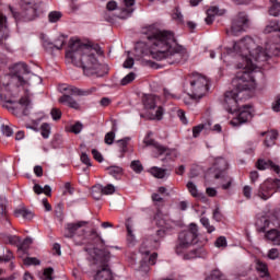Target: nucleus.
<instances>
[{
    "label": "nucleus",
    "instance_id": "obj_40",
    "mask_svg": "<svg viewBox=\"0 0 280 280\" xmlns=\"http://www.w3.org/2000/svg\"><path fill=\"white\" fill-rule=\"evenodd\" d=\"M131 170L136 172V174H141L143 172V165L141 164V161L135 160L130 164Z\"/></svg>",
    "mask_w": 280,
    "mask_h": 280
},
{
    "label": "nucleus",
    "instance_id": "obj_6",
    "mask_svg": "<svg viewBox=\"0 0 280 280\" xmlns=\"http://www.w3.org/2000/svg\"><path fill=\"white\" fill-rule=\"evenodd\" d=\"M9 10L13 16V19L19 22L30 23V21H35L38 19V12L40 11V4L32 3V2H22L21 3V12L14 11L12 5H9Z\"/></svg>",
    "mask_w": 280,
    "mask_h": 280
},
{
    "label": "nucleus",
    "instance_id": "obj_10",
    "mask_svg": "<svg viewBox=\"0 0 280 280\" xmlns=\"http://www.w3.org/2000/svg\"><path fill=\"white\" fill-rule=\"evenodd\" d=\"M215 174L214 178L218 180L220 178L226 180V184H222V189H230L231 185H233V178L226 175V170H229V163L224 159H218L215 161Z\"/></svg>",
    "mask_w": 280,
    "mask_h": 280
},
{
    "label": "nucleus",
    "instance_id": "obj_48",
    "mask_svg": "<svg viewBox=\"0 0 280 280\" xmlns=\"http://www.w3.org/2000/svg\"><path fill=\"white\" fill-rule=\"evenodd\" d=\"M279 255H280L279 249L271 248V249H269L267 257H268V259L275 260V259H279Z\"/></svg>",
    "mask_w": 280,
    "mask_h": 280
},
{
    "label": "nucleus",
    "instance_id": "obj_62",
    "mask_svg": "<svg viewBox=\"0 0 280 280\" xmlns=\"http://www.w3.org/2000/svg\"><path fill=\"white\" fill-rule=\"evenodd\" d=\"M34 174H35L38 178H40V176H43V166L36 165V166L34 167Z\"/></svg>",
    "mask_w": 280,
    "mask_h": 280
},
{
    "label": "nucleus",
    "instance_id": "obj_55",
    "mask_svg": "<svg viewBox=\"0 0 280 280\" xmlns=\"http://www.w3.org/2000/svg\"><path fill=\"white\" fill-rule=\"evenodd\" d=\"M224 215H222V212H220V208H217L213 211V220H215V222H222Z\"/></svg>",
    "mask_w": 280,
    "mask_h": 280
},
{
    "label": "nucleus",
    "instance_id": "obj_3",
    "mask_svg": "<svg viewBox=\"0 0 280 280\" xmlns=\"http://www.w3.org/2000/svg\"><path fill=\"white\" fill-rule=\"evenodd\" d=\"M66 58H69L75 67H81L88 78L91 75L102 78L104 75V71H102L104 66L97 61L93 47L82 44L80 40H71L70 48L66 51Z\"/></svg>",
    "mask_w": 280,
    "mask_h": 280
},
{
    "label": "nucleus",
    "instance_id": "obj_45",
    "mask_svg": "<svg viewBox=\"0 0 280 280\" xmlns=\"http://www.w3.org/2000/svg\"><path fill=\"white\" fill-rule=\"evenodd\" d=\"M101 191L102 194H104V196H110L115 194V186L113 184H108L105 187H103Z\"/></svg>",
    "mask_w": 280,
    "mask_h": 280
},
{
    "label": "nucleus",
    "instance_id": "obj_56",
    "mask_svg": "<svg viewBox=\"0 0 280 280\" xmlns=\"http://www.w3.org/2000/svg\"><path fill=\"white\" fill-rule=\"evenodd\" d=\"M122 67L125 69H132V67H135V59L132 57H129L125 60Z\"/></svg>",
    "mask_w": 280,
    "mask_h": 280
},
{
    "label": "nucleus",
    "instance_id": "obj_34",
    "mask_svg": "<svg viewBox=\"0 0 280 280\" xmlns=\"http://www.w3.org/2000/svg\"><path fill=\"white\" fill-rule=\"evenodd\" d=\"M150 174H152L154 178H165L166 170L153 166L150 168Z\"/></svg>",
    "mask_w": 280,
    "mask_h": 280
},
{
    "label": "nucleus",
    "instance_id": "obj_51",
    "mask_svg": "<svg viewBox=\"0 0 280 280\" xmlns=\"http://www.w3.org/2000/svg\"><path fill=\"white\" fill-rule=\"evenodd\" d=\"M214 244H215L217 248L226 247V237H224V236L218 237Z\"/></svg>",
    "mask_w": 280,
    "mask_h": 280
},
{
    "label": "nucleus",
    "instance_id": "obj_52",
    "mask_svg": "<svg viewBox=\"0 0 280 280\" xmlns=\"http://www.w3.org/2000/svg\"><path fill=\"white\" fill-rule=\"evenodd\" d=\"M92 156L95 161H97V163H102L104 161V156L102 155V153L100 151H97L96 149L92 150Z\"/></svg>",
    "mask_w": 280,
    "mask_h": 280
},
{
    "label": "nucleus",
    "instance_id": "obj_49",
    "mask_svg": "<svg viewBox=\"0 0 280 280\" xmlns=\"http://www.w3.org/2000/svg\"><path fill=\"white\" fill-rule=\"evenodd\" d=\"M12 259H14V254L12 253V250L8 249L5 255L0 256V261H12Z\"/></svg>",
    "mask_w": 280,
    "mask_h": 280
},
{
    "label": "nucleus",
    "instance_id": "obj_22",
    "mask_svg": "<svg viewBox=\"0 0 280 280\" xmlns=\"http://www.w3.org/2000/svg\"><path fill=\"white\" fill-rule=\"evenodd\" d=\"M125 8L121 9V14L119 15L120 19H128L133 12L132 5H135V0H124Z\"/></svg>",
    "mask_w": 280,
    "mask_h": 280
},
{
    "label": "nucleus",
    "instance_id": "obj_32",
    "mask_svg": "<svg viewBox=\"0 0 280 280\" xmlns=\"http://www.w3.org/2000/svg\"><path fill=\"white\" fill-rule=\"evenodd\" d=\"M186 187L189 194L192 196V198H197V200H200V197L202 196V194L198 191V187H196V184H194V182H188Z\"/></svg>",
    "mask_w": 280,
    "mask_h": 280
},
{
    "label": "nucleus",
    "instance_id": "obj_61",
    "mask_svg": "<svg viewBox=\"0 0 280 280\" xmlns=\"http://www.w3.org/2000/svg\"><path fill=\"white\" fill-rule=\"evenodd\" d=\"M220 12V9L218 7H211L207 10V14H211V16H215Z\"/></svg>",
    "mask_w": 280,
    "mask_h": 280
},
{
    "label": "nucleus",
    "instance_id": "obj_63",
    "mask_svg": "<svg viewBox=\"0 0 280 280\" xmlns=\"http://www.w3.org/2000/svg\"><path fill=\"white\" fill-rule=\"evenodd\" d=\"M275 113H280V96H277V100L272 106Z\"/></svg>",
    "mask_w": 280,
    "mask_h": 280
},
{
    "label": "nucleus",
    "instance_id": "obj_31",
    "mask_svg": "<svg viewBox=\"0 0 280 280\" xmlns=\"http://www.w3.org/2000/svg\"><path fill=\"white\" fill-rule=\"evenodd\" d=\"M14 215L15 218H24V220H32V218H34L32 211L27 209H16Z\"/></svg>",
    "mask_w": 280,
    "mask_h": 280
},
{
    "label": "nucleus",
    "instance_id": "obj_29",
    "mask_svg": "<svg viewBox=\"0 0 280 280\" xmlns=\"http://www.w3.org/2000/svg\"><path fill=\"white\" fill-rule=\"evenodd\" d=\"M209 128H211L210 121H208L207 124H200L198 126H195L192 128V137L197 139V137H200V132H202L203 130H209Z\"/></svg>",
    "mask_w": 280,
    "mask_h": 280
},
{
    "label": "nucleus",
    "instance_id": "obj_8",
    "mask_svg": "<svg viewBox=\"0 0 280 280\" xmlns=\"http://www.w3.org/2000/svg\"><path fill=\"white\" fill-rule=\"evenodd\" d=\"M279 189L280 179L268 178L258 186V188L254 191V196L264 201L270 200V198H272V196H275Z\"/></svg>",
    "mask_w": 280,
    "mask_h": 280
},
{
    "label": "nucleus",
    "instance_id": "obj_27",
    "mask_svg": "<svg viewBox=\"0 0 280 280\" xmlns=\"http://www.w3.org/2000/svg\"><path fill=\"white\" fill-rule=\"evenodd\" d=\"M144 108H148L149 110H152L156 108V98L154 95H145L142 98Z\"/></svg>",
    "mask_w": 280,
    "mask_h": 280
},
{
    "label": "nucleus",
    "instance_id": "obj_28",
    "mask_svg": "<svg viewBox=\"0 0 280 280\" xmlns=\"http://www.w3.org/2000/svg\"><path fill=\"white\" fill-rule=\"evenodd\" d=\"M107 172L110 176L116 178V180H119V178L124 176V168H121L120 166H109L107 167Z\"/></svg>",
    "mask_w": 280,
    "mask_h": 280
},
{
    "label": "nucleus",
    "instance_id": "obj_14",
    "mask_svg": "<svg viewBox=\"0 0 280 280\" xmlns=\"http://www.w3.org/2000/svg\"><path fill=\"white\" fill-rule=\"evenodd\" d=\"M255 167L260 172L271 170V172H275L276 174H278V176H280V166L272 162V160L258 159Z\"/></svg>",
    "mask_w": 280,
    "mask_h": 280
},
{
    "label": "nucleus",
    "instance_id": "obj_17",
    "mask_svg": "<svg viewBox=\"0 0 280 280\" xmlns=\"http://www.w3.org/2000/svg\"><path fill=\"white\" fill-rule=\"evenodd\" d=\"M94 280H113V271L107 264H103L101 269L94 275Z\"/></svg>",
    "mask_w": 280,
    "mask_h": 280
},
{
    "label": "nucleus",
    "instance_id": "obj_33",
    "mask_svg": "<svg viewBox=\"0 0 280 280\" xmlns=\"http://www.w3.org/2000/svg\"><path fill=\"white\" fill-rule=\"evenodd\" d=\"M271 3V7L269 8V14L270 16H279L280 14V2L277 0H269Z\"/></svg>",
    "mask_w": 280,
    "mask_h": 280
},
{
    "label": "nucleus",
    "instance_id": "obj_24",
    "mask_svg": "<svg viewBox=\"0 0 280 280\" xmlns=\"http://www.w3.org/2000/svg\"><path fill=\"white\" fill-rule=\"evenodd\" d=\"M0 220L8 222V199L0 197Z\"/></svg>",
    "mask_w": 280,
    "mask_h": 280
},
{
    "label": "nucleus",
    "instance_id": "obj_53",
    "mask_svg": "<svg viewBox=\"0 0 280 280\" xmlns=\"http://www.w3.org/2000/svg\"><path fill=\"white\" fill-rule=\"evenodd\" d=\"M81 163L86 165L88 167H91L93 164L91 163V158H89V154L82 153L81 154Z\"/></svg>",
    "mask_w": 280,
    "mask_h": 280
},
{
    "label": "nucleus",
    "instance_id": "obj_7",
    "mask_svg": "<svg viewBox=\"0 0 280 280\" xmlns=\"http://www.w3.org/2000/svg\"><path fill=\"white\" fill-rule=\"evenodd\" d=\"M190 83V97L192 100H202L209 93V79L207 77L194 72L188 77Z\"/></svg>",
    "mask_w": 280,
    "mask_h": 280
},
{
    "label": "nucleus",
    "instance_id": "obj_12",
    "mask_svg": "<svg viewBox=\"0 0 280 280\" xmlns=\"http://www.w3.org/2000/svg\"><path fill=\"white\" fill-rule=\"evenodd\" d=\"M27 73H30V68L25 62H19L13 66V75L18 78L20 86H27V84H30L25 79H23V75Z\"/></svg>",
    "mask_w": 280,
    "mask_h": 280
},
{
    "label": "nucleus",
    "instance_id": "obj_47",
    "mask_svg": "<svg viewBox=\"0 0 280 280\" xmlns=\"http://www.w3.org/2000/svg\"><path fill=\"white\" fill-rule=\"evenodd\" d=\"M106 145H113L115 143V131H109L105 135Z\"/></svg>",
    "mask_w": 280,
    "mask_h": 280
},
{
    "label": "nucleus",
    "instance_id": "obj_26",
    "mask_svg": "<svg viewBox=\"0 0 280 280\" xmlns=\"http://www.w3.org/2000/svg\"><path fill=\"white\" fill-rule=\"evenodd\" d=\"M126 229H127V245L135 246L137 244V237L135 236V232L132 231V225L129 222H127Z\"/></svg>",
    "mask_w": 280,
    "mask_h": 280
},
{
    "label": "nucleus",
    "instance_id": "obj_2",
    "mask_svg": "<svg viewBox=\"0 0 280 280\" xmlns=\"http://www.w3.org/2000/svg\"><path fill=\"white\" fill-rule=\"evenodd\" d=\"M150 54L154 60H166L167 65H185L189 60L187 48L176 44L174 33L150 25L144 31Z\"/></svg>",
    "mask_w": 280,
    "mask_h": 280
},
{
    "label": "nucleus",
    "instance_id": "obj_9",
    "mask_svg": "<svg viewBox=\"0 0 280 280\" xmlns=\"http://www.w3.org/2000/svg\"><path fill=\"white\" fill-rule=\"evenodd\" d=\"M250 27V20L246 12H238L232 20L231 30L226 31V34L232 36H240L242 32H246Z\"/></svg>",
    "mask_w": 280,
    "mask_h": 280
},
{
    "label": "nucleus",
    "instance_id": "obj_15",
    "mask_svg": "<svg viewBox=\"0 0 280 280\" xmlns=\"http://www.w3.org/2000/svg\"><path fill=\"white\" fill-rule=\"evenodd\" d=\"M154 220L156 222V225L161 229L156 231V236L160 237V240H163L165 235H167V231H170V226L167 225V221L163 219V212L158 210L156 214L154 215Z\"/></svg>",
    "mask_w": 280,
    "mask_h": 280
},
{
    "label": "nucleus",
    "instance_id": "obj_50",
    "mask_svg": "<svg viewBox=\"0 0 280 280\" xmlns=\"http://www.w3.org/2000/svg\"><path fill=\"white\" fill-rule=\"evenodd\" d=\"M243 196L247 200H250V198H253V188L250 186H244V188H243Z\"/></svg>",
    "mask_w": 280,
    "mask_h": 280
},
{
    "label": "nucleus",
    "instance_id": "obj_64",
    "mask_svg": "<svg viewBox=\"0 0 280 280\" xmlns=\"http://www.w3.org/2000/svg\"><path fill=\"white\" fill-rule=\"evenodd\" d=\"M110 98H108V97H103L101 101H100V104H101V106H104V107H106V106H110Z\"/></svg>",
    "mask_w": 280,
    "mask_h": 280
},
{
    "label": "nucleus",
    "instance_id": "obj_42",
    "mask_svg": "<svg viewBox=\"0 0 280 280\" xmlns=\"http://www.w3.org/2000/svg\"><path fill=\"white\" fill-rule=\"evenodd\" d=\"M83 128L84 125H82V122L80 121H77L74 125L70 126V132H72L73 135H80Z\"/></svg>",
    "mask_w": 280,
    "mask_h": 280
},
{
    "label": "nucleus",
    "instance_id": "obj_1",
    "mask_svg": "<svg viewBox=\"0 0 280 280\" xmlns=\"http://www.w3.org/2000/svg\"><path fill=\"white\" fill-rule=\"evenodd\" d=\"M237 54L243 62L238 63L237 69H243L236 72L235 78L232 80V86L234 90L228 91L224 94L223 108L231 115L240 110V100H248L250 97V92L257 83L255 82V72L247 70V67H253V62H266L270 56L268 52L255 44L253 37H244L240 42H235L233 49H228V56L231 54Z\"/></svg>",
    "mask_w": 280,
    "mask_h": 280
},
{
    "label": "nucleus",
    "instance_id": "obj_54",
    "mask_svg": "<svg viewBox=\"0 0 280 280\" xmlns=\"http://www.w3.org/2000/svg\"><path fill=\"white\" fill-rule=\"evenodd\" d=\"M249 180H250L252 185H255V183H257V180H259V172L252 171L249 173Z\"/></svg>",
    "mask_w": 280,
    "mask_h": 280
},
{
    "label": "nucleus",
    "instance_id": "obj_11",
    "mask_svg": "<svg viewBox=\"0 0 280 280\" xmlns=\"http://www.w3.org/2000/svg\"><path fill=\"white\" fill-rule=\"evenodd\" d=\"M144 144L147 147L151 145L152 148H154L158 152V156H163V154H165L166 156H174V159L178 156V152L176 151V149H170L163 144H160L154 139H144Z\"/></svg>",
    "mask_w": 280,
    "mask_h": 280
},
{
    "label": "nucleus",
    "instance_id": "obj_20",
    "mask_svg": "<svg viewBox=\"0 0 280 280\" xmlns=\"http://www.w3.org/2000/svg\"><path fill=\"white\" fill-rule=\"evenodd\" d=\"M266 136L265 138V145L267 148H271V145H275V141H277V137H279V132L277 130H271L267 132H262Z\"/></svg>",
    "mask_w": 280,
    "mask_h": 280
},
{
    "label": "nucleus",
    "instance_id": "obj_36",
    "mask_svg": "<svg viewBox=\"0 0 280 280\" xmlns=\"http://www.w3.org/2000/svg\"><path fill=\"white\" fill-rule=\"evenodd\" d=\"M20 106H24L23 108V115H28L30 113H27V108H30V104H32V101H30V96L25 95L23 97L20 98L19 101Z\"/></svg>",
    "mask_w": 280,
    "mask_h": 280
},
{
    "label": "nucleus",
    "instance_id": "obj_46",
    "mask_svg": "<svg viewBox=\"0 0 280 280\" xmlns=\"http://www.w3.org/2000/svg\"><path fill=\"white\" fill-rule=\"evenodd\" d=\"M50 115L54 119V121H58L62 118V112L60 110V108H52L50 112Z\"/></svg>",
    "mask_w": 280,
    "mask_h": 280
},
{
    "label": "nucleus",
    "instance_id": "obj_58",
    "mask_svg": "<svg viewBox=\"0 0 280 280\" xmlns=\"http://www.w3.org/2000/svg\"><path fill=\"white\" fill-rule=\"evenodd\" d=\"M106 10H108L109 12L117 10V1L115 0L108 1L106 4Z\"/></svg>",
    "mask_w": 280,
    "mask_h": 280
},
{
    "label": "nucleus",
    "instance_id": "obj_44",
    "mask_svg": "<svg viewBox=\"0 0 280 280\" xmlns=\"http://www.w3.org/2000/svg\"><path fill=\"white\" fill-rule=\"evenodd\" d=\"M43 280H54V268L48 267L44 270Z\"/></svg>",
    "mask_w": 280,
    "mask_h": 280
},
{
    "label": "nucleus",
    "instance_id": "obj_25",
    "mask_svg": "<svg viewBox=\"0 0 280 280\" xmlns=\"http://www.w3.org/2000/svg\"><path fill=\"white\" fill-rule=\"evenodd\" d=\"M266 238L272 242L276 246H280V232L279 230L272 229L266 233Z\"/></svg>",
    "mask_w": 280,
    "mask_h": 280
},
{
    "label": "nucleus",
    "instance_id": "obj_23",
    "mask_svg": "<svg viewBox=\"0 0 280 280\" xmlns=\"http://www.w3.org/2000/svg\"><path fill=\"white\" fill-rule=\"evenodd\" d=\"M256 270L260 277H270V272L268 271V264L262 260L256 259Z\"/></svg>",
    "mask_w": 280,
    "mask_h": 280
},
{
    "label": "nucleus",
    "instance_id": "obj_16",
    "mask_svg": "<svg viewBox=\"0 0 280 280\" xmlns=\"http://www.w3.org/2000/svg\"><path fill=\"white\" fill-rule=\"evenodd\" d=\"M86 222L79 221L77 223H67L66 230H65V237L71 238L75 237L80 231H82V226H84Z\"/></svg>",
    "mask_w": 280,
    "mask_h": 280
},
{
    "label": "nucleus",
    "instance_id": "obj_59",
    "mask_svg": "<svg viewBox=\"0 0 280 280\" xmlns=\"http://www.w3.org/2000/svg\"><path fill=\"white\" fill-rule=\"evenodd\" d=\"M163 107H158L156 112H155V116L153 117V119H158V121H161V119H163Z\"/></svg>",
    "mask_w": 280,
    "mask_h": 280
},
{
    "label": "nucleus",
    "instance_id": "obj_19",
    "mask_svg": "<svg viewBox=\"0 0 280 280\" xmlns=\"http://www.w3.org/2000/svg\"><path fill=\"white\" fill-rule=\"evenodd\" d=\"M7 242L13 246H19V249L23 250V248H25V244H30V238H25L23 243H21V237L16 235H9L7 236Z\"/></svg>",
    "mask_w": 280,
    "mask_h": 280
},
{
    "label": "nucleus",
    "instance_id": "obj_38",
    "mask_svg": "<svg viewBox=\"0 0 280 280\" xmlns=\"http://www.w3.org/2000/svg\"><path fill=\"white\" fill-rule=\"evenodd\" d=\"M200 222L202 226L207 230V233H213V231H215V226L211 225V223L209 222V218L203 217L200 219Z\"/></svg>",
    "mask_w": 280,
    "mask_h": 280
},
{
    "label": "nucleus",
    "instance_id": "obj_39",
    "mask_svg": "<svg viewBox=\"0 0 280 280\" xmlns=\"http://www.w3.org/2000/svg\"><path fill=\"white\" fill-rule=\"evenodd\" d=\"M40 132L44 139H49V135L51 133V127H49V124L44 122L40 126Z\"/></svg>",
    "mask_w": 280,
    "mask_h": 280
},
{
    "label": "nucleus",
    "instance_id": "obj_4",
    "mask_svg": "<svg viewBox=\"0 0 280 280\" xmlns=\"http://www.w3.org/2000/svg\"><path fill=\"white\" fill-rule=\"evenodd\" d=\"M199 235L198 224L196 223H190L187 230L179 232L174 247L176 255H183V259L185 260L207 257V250L202 247H196L185 253L187 248H190V246L196 244Z\"/></svg>",
    "mask_w": 280,
    "mask_h": 280
},
{
    "label": "nucleus",
    "instance_id": "obj_41",
    "mask_svg": "<svg viewBox=\"0 0 280 280\" xmlns=\"http://www.w3.org/2000/svg\"><path fill=\"white\" fill-rule=\"evenodd\" d=\"M136 78H137V74H135V72H130L125 78L121 79L120 84L122 86H127V84H130V82H132Z\"/></svg>",
    "mask_w": 280,
    "mask_h": 280
},
{
    "label": "nucleus",
    "instance_id": "obj_57",
    "mask_svg": "<svg viewBox=\"0 0 280 280\" xmlns=\"http://www.w3.org/2000/svg\"><path fill=\"white\" fill-rule=\"evenodd\" d=\"M177 116L180 119L182 124H184V126H187L188 121H187V117L185 116V110L179 109L177 112Z\"/></svg>",
    "mask_w": 280,
    "mask_h": 280
},
{
    "label": "nucleus",
    "instance_id": "obj_21",
    "mask_svg": "<svg viewBox=\"0 0 280 280\" xmlns=\"http://www.w3.org/2000/svg\"><path fill=\"white\" fill-rule=\"evenodd\" d=\"M118 148H119V158L124 159L126 156V152H128V143H130V138L126 137L118 141H116Z\"/></svg>",
    "mask_w": 280,
    "mask_h": 280
},
{
    "label": "nucleus",
    "instance_id": "obj_35",
    "mask_svg": "<svg viewBox=\"0 0 280 280\" xmlns=\"http://www.w3.org/2000/svg\"><path fill=\"white\" fill-rule=\"evenodd\" d=\"M57 44H54V43H47V44H44V47H49V49H62V47H65V37H59L57 40H56Z\"/></svg>",
    "mask_w": 280,
    "mask_h": 280
},
{
    "label": "nucleus",
    "instance_id": "obj_30",
    "mask_svg": "<svg viewBox=\"0 0 280 280\" xmlns=\"http://www.w3.org/2000/svg\"><path fill=\"white\" fill-rule=\"evenodd\" d=\"M272 32H280V23L277 20H271L265 27V34H272Z\"/></svg>",
    "mask_w": 280,
    "mask_h": 280
},
{
    "label": "nucleus",
    "instance_id": "obj_37",
    "mask_svg": "<svg viewBox=\"0 0 280 280\" xmlns=\"http://www.w3.org/2000/svg\"><path fill=\"white\" fill-rule=\"evenodd\" d=\"M62 19V13L60 11H51L48 14L49 23H58Z\"/></svg>",
    "mask_w": 280,
    "mask_h": 280
},
{
    "label": "nucleus",
    "instance_id": "obj_18",
    "mask_svg": "<svg viewBox=\"0 0 280 280\" xmlns=\"http://www.w3.org/2000/svg\"><path fill=\"white\" fill-rule=\"evenodd\" d=\"M8 39V18L0 12V43Z\"/></svg>",
    "mask_w": 280,
    "mask_h": 280
},
{
    "label": "nucleus",
    "instance_id": "obj_43",
    "mask_svg": "<svg viewBox=\"0 0 280 280\" xmlns=\"http://www.w3.org/2000/svg\"><path fill=\"white\" fill-rule=\"evenodd\" d=\"M24 266H40V260L36 257H26L24 259Z\"/></svg>",
    "mask_w": 280,
    "mask_h": 280
},
{
    "label": "nucleus",
    "instance_id": "obj_5",
    "mask_svg": "<svg viewBox=\"0 0 280 280\" xmlns=\"http://www.w3.org/2000/svg\"><path fill=\"white\" fill-rule=\"evenodd\" d=\"M63 91L68 94H63L58 98L59 104H65L68 108H73V110H82V106L78 101H75L71 95H78L80 97H86L89 95H93L97 91V88H90L86 90H82L75 88L73 85H66L62 88Z\"/></svg>",
    "mask_w": 280,
    "mask_h": 280
},
{
    "label": "nucleus",
    "instance_id": "obj_13",
    "mask_svg": "<svg viewBox=\"0 0 280 280\" xmlns=\"http://www.w3.org/2000/svg\"><path fill=\"white\" fill-rule=\"evenodd\" d=\"M248 109H250V105H244L243 109L238 113L237 117H234L230 121L231 126H233L234 128H237V126H242L243 124H246L248 119L253 117V115Z\"/></svg>",
    "mask_w": 280,
    "mask_h": 280
},
{
    "label": "nucleus",
    "instance_id": "obj_60",
    "mask_svg": "<svg viewBox=\"0 0 280 280\" xmlns=\"http://www.w3.org/2000/svg\"><path fill=\"white\" fill-rule=\"evenodd\" d=\"M2 133H3L5 137H12V128H10V126L3 125V126H2Z\"/></svg>",
    "mask_w": 280,
    "mask_h": 280
}]
</instances>
